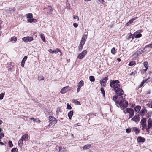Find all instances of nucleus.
Masks as SVG:
<instances>
[{"label": "nucleus", "mask_w": 152, "mask_h": 152, "mask_svg": "<svg viewBox=\"0 0 152 152\" xmlns=\"http://www.w3.org/2000/svg\"><path fill=\"white\" fill-rule=\"evenodd\" d=\"M119 83V81L118 80H112L110 81V86L111 88H113L116 94L119 96H120L123 94L124 92Z\"/></svg>", "instance_id": "1"}, {"label": "nucleus", "mask_w": 152, "mask_h": 152, "mask_svg": "<svg viewBox=\"0 0 152 152\" xmlns=\"http://www.w3.org/2000/svg\"><path fill=\"white\" fill-rule=\"evenodd\" d=\"M113 99L116 104L119 105L121 109L125 108L128 105V102L123 98L122 96H114Z\"/></svg>", "instance_id": "2"}, {"label": "nucleus", "mask_w": 152, "mask_h": 152, "mask_svg": "<svg viewBox=\"0 0 152 152\" xmlns=\"http://www.w3.org/2000/svg\"><path fill=\"white\" fill-rule=\"evenodd\" d=\"M49 120L50 123L48 125V126L49 127L51 126H53L57 122V121L56 118L53 116H49Z\"/></svg>", "instance_id": "3"}, {"label": "nucleus", "mask_w": 152, "mask_h": 152, "mask_svg": "<svg viewBox=\"0 0 152 152\" xmlns=\"http://www.w3.org/2000/svg\"><path fill=\"white\" fill-rule=\"evenodd\" d=\"M140 123L141 125V129L142 131H144L145 128L146 129V128H148L146 118H142L141 120Z\"/></svg>", "instance_id": "4"}, {"label": "nucleus", "mask_w": 152, "mask_h": 152, "mask_svg": "<svg viewBox=\"0 0 152 152\" xmlns=\"http://www.w3.org/2000/svg\"><path fill=\"white\" fill-rule=\"evenodd\" d=\"M22 41L28 43L33 41L34 39L33 37L31 36H27L22 38Z\"/></svg>", "instance_id": "5"}, {"label": "nucleus", "mask_w": 152, "mask_h": 152, "mask_svg": "<svg viewBox=\"0 0 152 152\" xmlns=\"http://www.w3.org/2000/svg\"><path fill=\"white\" fill-rule=\"evenodd\" d=\"M71 90V88L69 86H66L63 88L60 92L62 94H64Z\"/></svg>", "instance_id": "6"}, {"label": "nucleus", "mask_w": 152, "mask_h": 152, "mask_svg": "<svg viewBox=\"0 0 152 152\" xmlns=\"http://www.w3.org/2000/svg\"><path fill=\"white\" fill-rule=\"evenodd\" d=\"M124 109H122L124 113L125 114L129 113V115H134V112L133 109L130 108H127L125 110H124Z\"/></svg>", "instance_id": "7"}, {"label": "nucleus", "mask_w": 152, "mask_h": 152, "mask_svg": "<svg viewBox=\"0 0 152 152\" xmlns=\"http://www.w3.org/2000/svg\"><path fill=\"white\" fill-rule=\"evenodd\" d=\"M148 128H146V131L148 132H149L150 129L152 127V119L149 118L148 121Z\"/></svg>", "instance_id": "8"}, {"label": "nucleus", "mask_w": 152, "mask_h": 152, "mask_svg": "<svg viewBox=\"0 0 152 152\" xmlns=\"http://www.w3.org/2000/svg\"><path fill=\"white\" fill-rule=\"evenodd\" d=\"M87 53L86 50L83 51L81 53H79L77 56V58L80 59L83 58L85 56Z\"/></svg>", "instance_id": "9"}, {"label": "nucleus", "mask_w": 152, "mask_h": 152, "mask_svg": "<svg viewBox=\"0 0 152 152\" xmlns=\"http://www.w3.org/2000/svg\"><path fill=\"white\" fill-rule=\"evenodd\" d=\"M87 35L84 34L83 36L80 45H84L87 39Z\"/></svg>", "instance_id": "10"}, {"label": "nucleus", "mask_w": 152, "mask_h": 152, "mask_svg": "<svg viewBox=\"0 0 152 152\" xmlns=\"http://www.w3.org/2000/svg\"><path fill=\"white\" fill-rule=\"evenodd\" d=\"M87 35L84 34L83 36L80 45H84L87 39Z\"/></svg>", "instance_id": "11"}, {"label": "nucleus", "mask_w": 152, "mask_h": 152, "mask_svg": "<svg viewBox=\"0 0 152 152\" xmlns=\"http://www.w3.org/2000/svg\"><path fill=\"white\" fill-rule=\"evenodd\" d=\"M142 32V30H141L134 32V35L135 36V38H138L141 37L142 36V34H141L140 33Z\"/></svg>", "instance_id": "12"}, {"label": "nucleus", "mask_w": 152, "mask_h": 152, "mask_svg": "<svg viewBox=\"0 0 152 152\" xmlns=\"http://www.w3.org/2000/svg\"><path fill=\"white\" fill-rule=\"evenodd\" d=\"M84 85V82L83 80L80 81L77 84V92H79L81 88Z\"/></svg>", "instance_id": "13"}, {"label": "nucleus", "mask_w": 152, "mask_h": 152, "mask_svg": "<svg viewBox=\"0 0 152 152\" xmlns=\"http://www.w3.org/2000/svg\"><path fill=\"white\" fill-rule=\"evenodd\" d=\"M107 80V77H106L100 81V83L102 87H104L105 86Z\"/></svg>", "instance_id": "14"}, {"label": "nucleus", "mask_w": 152, "mask_h": 152, "mask_svg": "<svg viewBox=\"0 0 152 152\" xmlns=\"http://www.w3.org/2000/svg\"><path fill=\"white\" fill-rule=\"evenodd\" d=\"M147 112V110L144 107L140 112L139 114L143 117L144 115L146 114Z\"/></svg>", "instance_id": "15"}, {"label": "nucleus", "mask_w": 152, "mask_h": 152, "mask_svg": "<svg viewBox=\"0 0 152 152\" xmlns=\"http://www.w3.org/2000/svg\"><path fill=\"white\" fill-rule=\"evenodd\" d=\"M140 117L138 115H135L131 119V120L135 122H138L139 121Z\"/></svg>", "instance_id": "16"}, {"label": "nucleus", "mask_w": 152, "mask_h": 152, "mask_svg": "<svg viewBox=\"0 0 152 152\" xmlns=\"http://www.w3.org/2000/svg\"><path fill=\"white\" fill-rule=\"evenodd\" d=\"M10 41L13 43H16L17 41V37L15 36L12 37L10 39Z\"/></svg>", "instance_id": "17"}, {"label": "nucleus", "mask_w": 152, "mask_h": 152, "mask_svg": "<svg viewBox=\"0 0 152 152\" xmlns=\"http://www.w3.org/2000/svg\"><path fill=\"white\" fill-rule=\"evenodd\" d=\"M137 140L138 142H143L145 141V139L141 136H140L137 138Z\"/></svg>", "instance_id": "18"}, {"label": "nucleus", "mask_w": 152, "mask_h": 152, "mask_svg": "<svg viewBox=\"0 0 152 152\" xmlns=\"http://www.w3.org/2000/svg\"><path fill=\"white\" fill-rule=\"evenodd\" d=\"M27 21L31 23H36L37 20L35 19H34L33 18H28L27 20Z\"/></svg>", "instance_id": "19"}, {"label": "nucleus", "mask_w": 152, "mask_h": 152, "mask_svg": "<svg viewBox=\"0 0 152 152\" xmlns=\"http://www.w3.org/2000/svg\"><path fill=\"white\" fill-rule=\"evenodd\" d=\"M27 56H25L22 60L21 62V66L23 67H24L25 62L27 60Z\"/></svg>", "instance_id": "20"}, {"label": "nucleus", "mask_w": 152, "mask_h": 152, "mask_svg": "<svg viewBox=\"0 0 152 152\" xmlns=\"http://www.w3.org/2000/svg\"><path fill=\"white\" fill-rule=\"evenodd\" d=\"M28 136L27 134L23 135L21 137V139L24 141H27L28 140Z\"/></svg>", "instance_id": "21"}, {"label": "nucleus", "mask_w": 152, "mask_h": 152, "mask_svg": "<svg viewBox=\"0 0 152 152\" xmlns=\"http://www.w3.org/2000/svg\"><path fill=\"white\" fill-rule=\"evenodd\" d=\"M141 108V107L139 105H137L134 108V110L135 112H136L137 113H138L140 110Z\"/></svg>", "instance_id": "22"}, {"label": "nucleus", "mask_w": 152, "mask_h": 152, "mask_svg": "<svg viewBox=\"0 0 152 152\" xmlns=\"http://www.w3.org/2000/svg\"><path fill=\"white\" fill-rule=\"evenodd\" d=\"M30 119L31 120H32L35 123H40V120L37 118H31Z\"/></svg>", "instance_id": "23"}, {"label": "nucleus", "mask_w": 152, "mask_h": 152, "mask_svg": "<svg viewBox=\"0 0 152 152\" xmlns=\"http://www.w3.org/2000/svg\"><path fill=\"white\" fill-rule=\"evenodd\" d=\"M73 111L71 110L68 113V116L70 119H71V118L73 116Z\"/></svg>", "instance_id": "24"}, {"label": "nucleus", "mask_w": 152, "mask_h": 152, "mask_svg": "<svg viewBox=\"0 0 152 152\" xmlns=\"http://www.w3.org/2000/svg\"><path fill=\"white\" fill-rule=\"evenodd\" d=\"M91 145L90 144H88L84 145L83 147V150H86L89 149L91 147Z\"/></svg>", "instance_id": "25"}, {"label": "nucleus", "mask_w": 152, "mask_h": 152, "mask_svg": "<svg viewBox=\"0 0 152 152\" xmlns=\"http://www.w3.org/2000/svg\"><path fill=\"white\" fill-rule=\"evenodd\" d=\"M25 16L28 19L33 18V14L31 13L26 14Z\"/></svg>", "instance_id": "26"}, {"label": "nucleus", "mask_w": 152, "mask_h": 152, "mask_svg": "<svg viewBox=\"0 0 152 152\" xmlns=\"http://www.w3.org/2000/svg\"><path fill=\"white\" fill-rule=\"evenodd\" d=\"M23 140L21 139H20L19 140L18 142V144L19 146L20 147H22L23 146Z\"/></svg>", "instance_id": "27"}, {"label": "nucleus", "mask_w": 152, "mask_h": 152, "mask_svg": "<svg viewBox=\"0 0 152 152\" xmlns=\"http://www.w3.org/2000/svg\"><path fill=\"white\" fill-rule=\"evenodd\" d=\"M66 8L68 10H70V4L68 0L66 1Z\"/></svg>", "instance_id": "28"}, {"label": "nucleus", "mask_w": 152, "mask_h": 152, "mask_svg": "<svg viewBox=\"0 0 152 152\" xmlns=\"http://www.w3.org/2000/svg\"><path fill=\"white\" fill-rule=\"evenodd\" d=\"M59 152H64L65 148L61 146L59 147Z\"/></svg>", "instance_id": "29"}, {"label": "nucleus", "mask_w": 152, "mask_h": 152, "mask_svg": "<svg viewBox=\"0 0 152 152\" xmlns=\"http://www.w3.org/2000/svg\"><path fill=\"white\" fill-rule=\"evenodd\" d=\"M133 131L135 132L136 134H138L139 133V130L138 129L135 127L133 128Z\"/></svg>", "instance_id": "30"}, {"label": "nucleus", "mask_w": 152, "mask_h": 152, "mask_svg": "<svg viewBox=\"0 0 152 152\" xmlns=\"http://www.w3.org/2000/svg\"><path fill=\"white\" fill-rule=\"evenodd\" d=\"M61 108L60 107H58L57 108L56 110V114L57 115H58L59 114V113L61 112Z\"/></svg>", "instance_id": "31"}, {"label": "nucleus", "mask_w": 152, "mask_h": 152, "mask_svg": "<svg viewBox=\"0 0 152 152\" xmlns=\"http://www.w3.org/2000/svg\"><path fill=\"white\" fill-rule=\"evenodd\" d=\"M9 65L10 66H9V69L11 70L14 66V63L12 62H11L10 64Z\"/></svg>", "instance_id": "32"}, {"label": "nucleus", "mask_w": 152, "mask_h": 152, "mask_svg": "<svg viewBox=\"0 0 152 152\" xmlns=\"http://www.w3.org/2000/svg\"><path fill=\"white\" fill-rule=\"evenodd\" d=\"M58 52H60V50L58 48H56V49L53 50V53L56 54Z\"/></svg>", "instance_id": "33"}, {"label": "nucleus", "mask_w": 152, "mask_h": 152, "mask_svg": "<svg viewBox=\"0 0 152 152\" xmlns=\"http://www.w3.org/2000/svg\"><path fill=\"white\" fill-rule=\"evenodd\" d=\"M72 102L73 103H74L76 105H80V102L77 100H73L72 101Z\"/></svg>", "instance_id": "34"}, {"label": "nucleus", "mask_w": 152, "mask_h": 152, "mask_svg": "<svg viewBox=\"0 0 152 152\" xmlns=\"http://www.w3.org/2000/svg\"><path fill=\"white\" fill-rule=\"evenodd\" d=\"M40 37L42 39V40L44 42H45V37L44 34H40Z\"/></svg>", "instance_id": "35"}, {"label": "nucleus", "mask_w": 152, "mask_h": 152, "mask_svg": "<svg viewBox=\"0 0 152 152\" xmlns=\"http://www.w3.org/2000/svg\"><path fill=\"white\" fill-rule=\"evenodd\" d=\"M148 80V79L144 80L141 82V84L140 85V87H141L145 82H147Z\"/></svg>", "instance_id": "36"}, {"label": "nucleus", "mask_w": 152, "mask_h": 152, "mask_svg": "<svg viewBox=\"0 0 152 152\" xmlns=\"http://www.w3.org/2000/svg\"><path fill=\"white\" fill-rule=\"evenodd\" d=\"M143 65L145 69H147L148 67V64L147 62H145L143 63Z\"/></svg>", "instance_id": "37"}, {"label": "nucleus", "mask_w": 152, "mask_h": 152, "mask_svg": "<svg viewBox=\"0 0 152 152\" xmlns=\"http://www.w3.org/2000/svg\"><path fill=\"white\" fill-rule=\"evenodd\" d=\"M89 78L91 81L94 82L95 81V78L93 76H90Z\"/></svg>", "instance_id": "38"}, {"label": "nucleus", "mask_w": 152, "mask_h": 152, "mask_svg": "<svg viewBox=\"0 0 152 152\" xmlns=\"http://www.w3.org/2000/svg\"><path fill=\"white\" fill-rule=\"evenodd\" d=\"M136 64V63L135 61H131L129 62V65L130 66H133L135 64Z\"/></svg>", "instance_id": "39"}, {"label": "nucleus", "mask_w": 152, "mask_h": 152, "mask_svg": "<svg viewBox=\"0 0 152 152\" xmlns=\"http://www.w3.org/2000/svg\"><path fill=\"white\" fill-rule=\"evenodd\" d=\"M111 51V53L115 55L116 53V51L114 48H112Z\"/></svg>", "instance_id": "40"}, {"label": "nucleus", "mask_w": 152, "mask_h": 152, "mask_svg": "<svg viewBox=\"0 0 152 152\" xmlns=\"http://www.w3.org/2000/svg\"><path fill=\"white\" fill-rule=\"evenodd\" d=\"M133 21L132 19H130L129 21V22L126 24V26H128L129 24H132V23Z\"/></svg>", "instance_id": "41"}, {"label": "nucleus", "mask_w": 152, "mask_h": 152, "mask_svg": "<svg viewBox=\"0 0 152 152\" xmlns=\"http://www.w3.org/2000/svg\"><path fill=\"white\" fill-rule=\"evenodd\" d=\"M73 19L75 20H77V21L79 20V18L78 16L77 15H74L73 16Z\"/></svg>", "instance_id": "42"}, {"label": "nucleus", "mask_w": 152, "mask_h": 152, "mask_svg": "<svg viewBox=\"0 0 152 152\" xmlns=\"http://www.w3.org/2000/svg\"><path fill=\"white\" fill-rule=\"evenodd\" d=\"M4 95V93H2L0 94V100H2L3 99Z\"/></svg>", "instance_id": "43"}, {"label": "nucleus", "mask_w": 152, "mask_h": 152, "mask_svg": "<svg viewBox=\"0 0 152 152\" xmlns=\"http://www.w3.org/2000/svg\"><path fill=\"white\" fill-rule=\"evenodd\" d=\"M147 69H145L141 70V74H143L145 73L147 71Z\"/></svg>", "instance_id": "44"}, {"label": "nucleus", "mask_w": 152, "mask_h": 152, "mask_svg": "<svg viewBox=\"0 0 152 152\" xmlns=\"http://www.w3.org/2000/svg\"><path fill=\"white\" fill-rule=\"evenodd\" d=\"M101 91L104 96H105V92L103 87H101L100 89Z\"/></svg>", "instance_id": "45"}, {"label": "nucleus", "mask_w": 152, "mask_h": 152, "mask_svg": "<svg viewBox=\"0 0 152 152\" xmlns=\"http://www.w3.org/2000/svg\"><path fill=\"white\" fill-rule=\"evenodd\" d=\"M8 145L9 147H12L13 146V145L12 144V141H10L8 142Z\"/></svg>", "instance_id": "46"}, {"label": "nucleus", "mask_w": 152, "mask_h": 152, "mask_svg": "<svg viewBox=\"0 0 152 152\" xmlns=\"http://www.w3.org/2000/svg\"><path fill=\"white\" fill-rule=\"evenodd\" d=\"M132 37V34L131 33H129L126 36V38L128 39H129L130 38H131Z\"/></svg>", "instance_id": "47"}, {"label": "nucleus", "mask_w": 152, "mask_h": 152, "mask_svg": "<svg viewBox=\"0 0 152 152\" xmlns=\"http://www.w3.org/2000/svg\"><path fill=\"white\" fill-rule=\"evenodd\" d=\"M18 150L17 148H13L11 150V152H18Z\"/></svg>", "instance_id": "48"}, {"label": "nucleus", "mask_w": 152, "mask_h": 152, "mask_svg": "<svg viewBox=\"0 0 152 152\" xmlns=\"http://www.w3.org/2000/svg\"><path fill=\"white\" fill-rule=\"evenodd\" d=\"M152 48V43L151 44L147 45L145 46V48Z\"/></svg>", "instance_id": "49"}, {"label": "nucleus", "mask_w": 152, "mask_h": 152, "mask_svg": "<svg viewBox=\"0 0 152 152\" xmlns=\"http://www.w3.org/2000/svg\"><path fill=\"white\" fill-rule=\"evenodd\" d=\"M67 105V108L69 110H71L72 109V107L71 105H70L69 104L67 103L66 104Z\"/></svg>", "instance_id": "50"}, {"label": "nucleus", "mask_w": 152, "mask_h": 152, "mask_svg": "<svg viewBox=\"0 0 152 152\" xmlns=\"http://www.w3.org/2000/svg\"><path fill=\"white\" fill-rule=\"evenodd\" d=\"M15 10V8H10L9 10V11L11 13L12 11L14 12Z\"/></svg>", "instance_id": "51"}, {"label": "nucleus", "mask_w": 152, "mask_h": 152, "mask_svg": "<svg viewBox=\"0 0 152 152\" xmlns=\"http://www.w3.org/2000/svg\"><path fill=\"white\" fill-rule=\"evenodd\" d=\"M4 136V134L3 133L0 134V141H1V139Z\"/></svg>", "instance_id": "52"}, {"label": "nucleus", "mask_w": 152, "mask_h": 152, "mask_svg": "<svg viewBox=\"0 0 152 152\" xmlns=\"http://www.w3.org/2000/svg\"><path fill=\"white\" fill-rule=\"evenodd\" d=\"M83 45H79V50H81L83 48Z\"/></svg>", "instance_id": "53"}, {"label": "nucleus", "mask_w": 152, "mask_h": 152, "mask_svg": "<svg viewBox=\"0 0 152 152\" xmlns=\"http://www.w3.org/2000/svg\"><path fill=\"white\" fill-rule=\"evenodd\" d=\"M73 26L75 28H77L78 27V25L77 23H73Z\"/></svg>", "instance_id": "54"}, {"label": "nucleus", "mask_w": 152, "mask_h": 152, "mask_svg": "<svg viewBox=\"0 0 152 152\" xmlns=\"http://www.w3.org/2000/svg\"><path fill=\"white\" fill-rule=\"evenodd\" d=\"M126 132L127 133H129L131 132V130L130 129H127L126 130Z\"/></svg>", "instance_id": "55"}, {"label": "nucleus", "mask_w": 152, "mask_h": 152, "mask_svg": "<svg viewBox=\"0 0 152 152\" xmlns=\"http://www.w3.org/2000/svg\"><path fill=\"white\" fill-rule=\"evenodd\" d=\"M98 1L102 4L104 3V0H98Z\"/></svg>", "instance_id": "56"}, {"label": "nucleus", "mask_w": 152, "mask_h": 152, "mask_svg": "<svg viewBox=\"0 0 152 152\" xmlns=\"http://www.w3.org/2000/svg\"><path fill=\"white\" fill-rule=\"evenodd\" d=\"M48 51L51 53H53V50L50 49L48 50Z\"/></svg>", "instance_id": "57"}, {"label": "nucleus", "mask_w": 152, "mask_h": 152, "mask_svg": "<svg viewBox=\"0 0 152 152\" xmlns=\"http://www.w3.org/2000/svg\"><path fill=\"white\" fill-rule=\"evenodd\" d=\"M39 79L40 80H44V78H43V77L42 76L41 77H40L39 78Z\"/></svg>", "instance_id": "58"}, {"label": "nucleus", "mask_w": 152, "mask_h": 152, "mask_svg": "<svg viewBox=\"0 0 152 152\" xmlns=\"http://www.w3.org/2000/svg\"><path fill=\"white\" fill-rule=\"evenodd\" d=\"M137 18H138V17H136L133 18H132V19L133 20V21H134L135 20L137 19Z\"/></svg>", "instance_id": "59"}, {"label": "nucleus", "mask_w": 152, "mask_h": 152, "mask_svg": "<svg viewBox=\"0 0 152 152\" xmlns=\"http://www.w3.org/2000/svg\"><path fill=\"white\" fill-rule=\"evenodd\" d=\"M2 23V21L1 20H0V30L2 28L1 23Z\"/></svg>", "instance_id": "60"}, {"label": "nucleus", "mask_w": 152, "mask_h": 152, "mask_svg": "<svg viewBox=\"0 0 152 152\" xmlns=\"http://www.w3.org/2000/svg\"><path fill=\"white\" fill-rule=\"evenodd\" d=\"M134 38H135V36L134 35V34L133 35L132 34V37H131V38H132V39H133Z\"/></svg>", "instance_id": "61"}, {"label": "nucleus", "mask_w": 152, "mask_h": 152, "mask_svg": "<svg viewBox=\"0 0 152 152\" xmlns=\"http://www.w3.org/2000/svg\"><path fill=\"white\" fill-rule=\"evenodd\" d=\"M150 114V115H149L148 117H151V115H152V112H149L148 114Z\"/></svg>", "instance_id": "62"}, {"label": "nucleus", "mask_w": 152, "mask_h": 152, "mask_svg": "<svg viewBox=\"0 0 152 152\" xmlns=\"http://www.w3.org/2000/svg\"><path fill=\"white\" fill-rule=\"evenodd\" d=\"M134 115H129V118H131V117H132Z\"/></svg>", "instance_id": "63"}, {"label": "nucleus", "mask_w": 152, "mask_h": 152, "mask_svg": "<svg viewBox=\"0 0 152 152\" xmlns=\"http://www.w3.org/2000/svg\"><path fill=\"white\" fill-rule=\"evenodd\" d=\"M49 8L50 12H51L52 11V8L50 7Z\"/></svg>", "instance_id": "64"}]
</instances>
